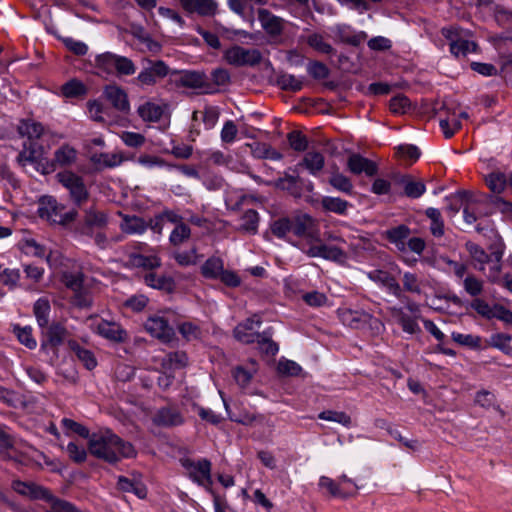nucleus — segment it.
I'll list each match as a JSON object with an SVG mask.
<instances>
[{
    "label": "nucleus",
    "mask_w": 512,
    "mask_h": 512,
    "mask_svg": "<svg viewBox=\"0 0 512 512\" xmlns=\"http://www.w3.org/2000/svg\"><path fill=\"white\" fill-rule=\"evenodd\" d=\"M179 333L187 341L198 340L202 337V330L199 325L193 322H183L178 326Z\"/></svg>",
    "instance_id": "obj_52"
},
{
    "label": "nucleus",
    "mask_w": 512,
    "mask_h": 512,
    "mask_svg": "<svg viewBox=\"0 0 512 512\" xmlns=\"http://www.w3.org/2000/svg\"><path fill=\"white\" fill-rule=\"evenodd\" d=\"M87 109L89 117L95 121L100 123H105L106 116H108L109 109L99 100H89L87 102Z\"/></svg>",
    "instance_id": "obj_44"
},
{
    "label": "nucleus",
    "mask_w": 512,
    "mask_h": 512,
    "mask_svg": "<svg viewBox=\"0 0 512 512\" xmlns=\"http://www.w3.org/2000/svg\"><path fill=\"white\" fill-rule=\"evenodd\" d=\"M321 207L327 212L346 215L352 204L339 197L324 196L320 200Z\"/></svg>",
    "instance_id": "obj_26"
},
{
    "label": "nucleus",
    "mask_w": 512,
    "mask_h": 512,
    "mask_svg": "<svg viewBox=\"0 0 512 512\" xmlns=\"http://www.w3.org/2000/svg\"><path fill=\"white\" fill-rule=\"evenodd\" d=\"M84 222L89 228H101L106 225L107 218L103 212L91 208L85 212Z\"/></svg>",
    "instance_id": "obj_53"
},
{
    "label": "nucleus",
    "mask_w": 512,
    "mask_h": 512,
    "mask_svg": "<svg viewBox=\"0 0 512 512\" xmlns=\"http://www.w3.org/2000/svg\"><path fill=\"white\" fill-rule=\"evenodd\" d=\"M256 340L262 353L268 356H275L278 353L279 346L271 339L269 331H264Z\"/></svg>",
    "instance_id": "obj_51"
},
{
    "label": "nucleus",
    "mask_w": 512,
    "mask_h": 512,
    "mask_svg": "<svg viewBox=\"0 0 512 512\" xmlns=\"http://www.w3.org/2000/svg\"><path fill=\"white\" fill-rule=\"evenodd\" d=\"M402 282V294L404 292L413 294V295H421L423 292L422 280L412 272H404L401 277Z\"/></svg>",
    "instance_id": "obj_33"
},
{
    "label": "nucleus",
    "mask_w": 512,
    "mask_h": 512,
    "mask_svg": "<svg viewBox=\"0 0 512 512\" xmlns=\"http://www.w3.org/2000/svg\"><path fill=\"white\" fill-rule=\"evenodd\" d=\"M48 504L50 505L49 512H81L73 503L55 495L52 496Z\"/></svg>",
    "instance_id": "obj_58"
},
{
    "label": "nucleus",
    "mask_w": 512,
    "mask_h": 512,
    "mask_svg": "<svg viewBox=\"0 0 512 512\" xmlns=\"http://www.w3.org/2000/svg\"><path fill=\"white\" fill-rule=\"evenodd\" d=\"M130 263L138 268L153 270L161 266L160 258L155 254L131 253L129 255Z\"/></svg>",
    "instance_id": "obj_25"
},
{
    "label": "nucleus",
    "mask_w": 512,
    "mask_h": 512,
    "mask_svg": "<svg viewBox=\"0 0 512 512\" xmlns=\"http://www.w3.org/2000/svg\"><path fill=\"white\" fill-rule=\"evenodd\" d=\"M188 357L183 351H175L165 356L164 363L170 369H181L187 365Z\"/></svg>",
    "instance_id": "obj_55"
},
{
    "label": "nucleus",
    "mask_w": 512,
    "mask_h": 512,
    "mask_svg": "<svg viewBox=\"0 0 512 512\" xmlns=\"http://www.w3.org/2000/svg\"><path fill=\"white\" fill-rule=\"evenodd\" d=\"M103 95L118 111L127 113L130 110V104L126 92L117 85H108L105 87Z\"/></svg>",
    "instance_id": "obj_21"
},
{
    "label": "nucleus",
    "mask_w": 512,
    "mask_h": 512,
    "mask_svg": "<svg viewBox=\"0 0 512 512\" xmlns=\"http://www.w3.org/2000/svg\"><path fill=\"white\" fill-rule=\"evenodd\" d=\"M389 312L397 324L401 326L403 332L413 335L421 331L417 318L408 315L402 307H390Z\"/></svg>",
    "instance_id": "obj_22"
},
{
    "label": "nucleus",
    "mask_w": 512,
    "mask_h": 512,
    "mask_svg": "<svg viewBox=\"0 0 512 512\" xmlns=\"http://www.w3.org/2000/svg\"><path fill=\"white\" fill-rule=\"evenodd\" d=\"M319 486L327 489L332 497L347 498L353 495V491L346 488H341L337 481L327 477L321 476L319 479Z\"/></svg>",
    "instance_id": "obj_37"
},
{
    "label": "nucleus",
    "mask_w": 512,
    "mask_h": 512,
    "mask_svg": "<svg viewBox=\"0 0 512 512\" xmlns=\"http://www.w3.org/2000/svg\"><path fill=\"white\" fill-rule=\"evenodd\" d=\"M91 161L99 168H114L123 162V158L117 153H99L92 155Z\"/></svg>",
    "instance_id": "obj_40"
},
{
    "label": "nucleus",
    "mask_w": 512,
    "mask_h": 512,
    "mask_svg": "<svg viewBox=\"0 0 512 512\" xmlns=\"http://www.w3.org/2000/svg\"><path fill=\"white\" fill-rule=\"evenodd\" d=\"M329 184L336 190L347 195H351L353 193L352 181L342 173H333L329 178Z\"/></svg>",
    "instance_id": "obj_47"
},
{
    "label": "nucleus",
    "mask_w": 512,
    "mask_h": 512,
    "mask_svg": "<svg viewBox=\"0 0 512 512\" xmlns=\"http://www.w3.org/2000/svg\"><path fill=\"white\" fill-rule=\"evenodd\" d=\"M258 222V213L250 209L242 215L240 228L248 233H255L258 228Z\"/></svg>",
    "instance_id": "obj_54"
},
{
    "label": "nucleus",
    "mask_w": 512,
    "mask_h": 512,
    "mask_svg": "<svg viewBox=\"0 0 512 512\" xmlns=\"http://www.w3.org/2000/svg\"><path fill=\"white\" fill-rule=\"evenodd\" d=\"M224 263L219 257H211L205 261L201 267V273L205 278L218 279L223 272Z\"/></svg>",
    "instance_id": "obj_41"
},
{
    "label": "nucleus",
    "mask_w": 512,
    "mask_h": 512,
    "mask_svg": "<svg viewBox=\"0 0 512 512\" xmlns=\"http://www.w3.org/2000/svg\"><path fill=\"white\" fill-rule=\"evenodd\" d=\"M88 449L93 456L109 463H116L135 454L131 443L123 441L111 431L93 433L89 439Z\"/></svg>",
    "instance_id": "obj_1"
},
{
    "label": "nucleus",
    "mask_w": 512,
    "mask_h": 512,
    "mask_svg": "<svg viewBox=\"0 0 512 512\" xmlns=\"http://www.w3.org/2000/svg\"><path fill=\"white\" fill-rule=\"evenodd\" d=\"M257 15L263 30L278 43L277 39L284 29V20L264 8L259 9Z\"/></svg>",
    "instance_id": "obj_11"
},
{
    "label": "nucleus",
    "mask_w": 512,
    "mask_h": 512,
    "mask_svg": "<svg viewBox=\"0 0 512 512\" xmlns=\"http://www.w3.org/2000/svg\"><path fill=\"white\" fill-rule=\"evenodd\" d=\"M22 249L26 254L40 258L45 257L47 253L46 248L33 238L24 239L22 241Z\"/></svg>",
    "instance_id": "obj_60"
},
{
    "label": "nucleus",
    "mask_w": 512,
    "mask_h": 512,
    "mask_svg": "<svg viewBox=\"0 0 512 512\" xmlns=\"http://www.w3.org/2000/svg\"><path fill=\"white\" fill-rule=\"evenodd\" d=\"M278 372L286 376H299L302 372V367L295 361L282 358L278 362Z\"/></svg>",
    "instance_id": "obj_62"
},
{
    "label": "nucleus",
    "mask_w": 512,
    "mask_h": 512,
    "mask_svg": "<svg viewBox=\"0 0 512 512\" xmlns=\"http://www.w3.org/2000/svg\"><path fill=\"white\" fill-rule=\"evenodd\" d=\"M76 160V149L69 145H62L54 152L53 165L60 167L71 166Z\"/></svg>",
    "instance_id": "obj_31"
},
{
    "label": "nucleus",
    "mask_w": 512,
    "mask_h": 512,
    "mask_svg": "<svg viewBox=\"0 0 512 512\" xmlns=\"http://www.w3.org/2000/svg\"><path fill=\"white\" fill-rule=\"evenodd\" d=\"M324 156L319 152H308L299 165L304 166L312 175H316L324 167Z\"/></svg>",
    "instance_id": "obj_42"
},
{
    "label": "nucleus",
    "mask_w": 512,
    "mask_h": 512,
    "mask_svg": "<svg viewBox=\"0 0 512 512\" xmlns=\"http://www.w3.org/2000/svg\"><path fill=\"white\" fill-rule=\"evenodd\" d=\"M463 288L471 297L477 298L483 292L484 282L474 274H467L462 282Z\"/></svg>",
    "instance_id": "obj_46"
},
{
    "label": "nucleus",
    "mask_w": 512,
    "mask_h": 512,
    "mask_svg": "<svg viewBox=\"0 0 512 512\" xmlns=\"http://www.w3.org/2000/svg\"><path fill=\"white\" fill-rule=\"evenodd\" d=\"M449 46L450 52L456 57H465L469 53L475 52L477 49L475 42L463 39L462 37L457 42L450 43Z\"/></svg>",
    "instance_id": "obj_49"
},
{
    "label": "nucleus",
    "mask_w": 512,
    "mask_h": 512,
    "mask_svg": "<svg viewBox=\"0 0 512 512\" xmlns=\"http://www.w3.org/2000/svg\"><path fill=\"white\" fill-rule=\"evenodd\" d=\"M117 56V54L111 52L98 55L95 58L96 68L107 74L114 73Z\"/></svg>",
    "instance_id": "obj_48"
},
{
    "label": "nucleus",
    "mask_w": 512,
    "mask_h": 512,
    "mask_svg": "<svg viewBox=\"0 0 512 512\" xmlns=\"http://www.w3.org/2000/svg\"><path fill=\"white\" fill-rule=\"evenodd\" d=\"M306 43L319 53L330 55L334 54V48L324 40V37L318 33H312L307 36Z\"/></svg>",
    "instance_id": "obj_45"
},
{
    "label": "nucleus",
    "mask_w": 512,
    "mask_h": 512,
    "mask_svg": "<svg viewBox=\"0 0 512 512\" xmlns=\"http://www.w3.org/2000/svg\"><path fill=\"white\" fill-rule=\"evenodd\" d=\"M138 115L145 122H158L163 115V107L157 103L147 101L139 105Z\"/></svg>",
    "instance_id": "obj_29"
},
{
    "label": "nucleus",
    "mask_w": 512,
    "mask_h": 512,
    "mask_svg": "<svg viewBox=\"0 0 512 512\" xmlns=\"http://www.w3.org/2000/svg\"><path fill=\"white\" fill-rule=\"evenodd\" d=\"M136 72L133 61L125 56H117L114 73L120 76H130Z\"/></svg>",
    "instance_id": "obj_57"
},
{
    "label": "nucleus",
    "mask_w": 512,
    "mask_h": 512,
    "mask_svg": "<svg viewBox=\"0 0 512 512\" xmlns=\"http://www.w3.org/2000/svg\"><path fill=\"white\" fill-rule=\"evenodd\" d=\"M18 132L21 136H26L28 139H38L44 133V127L33 120H22L18 125Z\"/></svg>",
    "instance_id": "obj_38"
},
{
    "label": "nucleus",
    "mask_w": 512,
    "mask_h": 512,
    "mask_svg": "<svg viewBox=\"0 0 512 512\" xmlns=\"http://www.w3.org/2000/svg\"><path fill=\"white\" fill-rule=\"evenodd\" d=\"M484 180L487 187L494 195L492 203L495 205L502 204L505 207H509L511 204L500 196V194H502L508 186L506 175L500 171H494L487 174Z\"/></svg>",
    "instance_id": "obj_12"
},
{
    "label": "nucleus",
    "mask_w": 512,
    "mask_h": 512,
    "mask_svg": "<svg viewBox=\"0 0 512 512\" xmlns=\"http://www.w3.org/2000/svg\"><path fill=\"white\" fill-rule=\"evenodd\" d=\"M487 215L488 211L483 202L473 199L464 193L463 218L467 224H474Z\"/></svg>",
    "instance_id": "obj_17"
},
{
    "label": "nucleus",
    "mask_w": 512,
    "mask_h": 512,
    "mask_svg": "<svg viewBox=\"0 0 512 512\" xmlns=\"http://www.w3.org/2000/svg\"><path fill=\"white\" fill-rule=\"evenodd\" d=\"M57 181L68 191L70 199L77 206L86 203L89 191L84 179L71 170H64L56 174Z\"/></svg>",
    "instance_id": "obj_5"
},
{
    "label": "nucleus",
    "mask_w": 512,
    "mask_h": 512,
    "mask_svg": "<svg viewBox=\"0 0 512 512\" xmlns=\"http://www.w3.org/2000/svg\"><path fill=\"white\" fill-rule=\"evenodd\" d=\"M38 214L40 218L53 224L66 225L75 220L77 211L66 210L65 206L59 204L52 196H43L39 200Z\"/></svg>",
    "instance_id": "obj_2"
},
{
    "label": "nucleus",
    "mask_w": 512,
    "mask_h": 512,
    "mask_svg": "<svg viewBox=\"0 0 512 512\" xmlns=\"http://www.w3.org/2000/svg\"><path fill=\"white\" fill-rule=\"evenodd\" d=\"M179 83L183 87L201 89L203 93H212L208 77L201 72L185 71L181 74Z\"/></svg>",
    "instance_id": "obj_18"
},
{
    "label": "nucleus",
    "mask_w": 512,
    "mask_h": 512,
    "mask_svg": "<svg viewBox=\"0 0 512 512\" xmlns=\"http://www.w3.org/2000/svg\"><path fill=\"white\" fill-rule=\"evenodd\" d=\"M331 31L337 40L352 46H358L367 37L365 32H355L351 26L346 24H338L332 27Z\"/></svg>",
    "instance_id": "obj_20"
},
{
    "label": "nucleus",
    "mask_w": 512,
    "mask_h": 512,
    "mask_svg": "<svg viewBox=\"0 0 512 512\" xmlns=\"http://www.w3.org/2000/svg\"><path fill=\"white\" fill-rule=\"evenodd\" d=\"M367 277L386 288L387 292L393 296H395L399 300H403L405 295L402 294L401 285L397 282L395 277L391 275L389 272L375 269L367 272Z\"/></svg>",
    "instance_id": "obj_13"
},
{
    "label": "nucleus",
    "mask_w": 512,
    "mask_h": 512,
    "mask_svg": "<svg viewBox=\"0 0 512 512\" xmlns=\"http://www.w3.org/2000/svg\"><path fill=\"white\" fill-rule=\"evenodd\" d=\"M87 93V86L76 78L70 79L61 86V94L65 98H81Z\"/></svg>",
    "instance_id": "obj_32"
},
{
    "label": "nucleus",
    "mask_w": 512,
    "mask_h": 512,
    "mask_svg": "<svg viewBox=\"0 0 512 512\" xmlns=\"http://www.w3.org/2000/svg\"><path fill=\"white\" fill-rule=\"evenodd\" d=\"M397 182L403 186L405 196L409 198H419L421 197L425 191L426 186L420 180H415L410 175H401L397 179Z\"/></svg>",
    "instance_id": "obj_24"
},
{
    "label": "nucleus",
    "mask_w": 512,
    "mask_h": 512,
    "mask_svg": "<svg viewBox=\"0 0 512 512\" xmlns=\"http://www.w3.org/2000/svg\"><path fill=\"white\" fill-rule=\"evenodd\" d=\"M169 73L168 65L162 60H143V68L136 80L142 86L155 85L160 79L165 78Z\"/></svg>",
    "instance_id": "obj_6"
},
{
    "label": "nucleus",
    "mask_w": 512,
    "mask_h": 512,
    "mask_svg": "<svg viewBox=\"0 0 512 512\" xmlns=\"http://www.w3.org/2000/svg\"><path fill=\"white\" fill-rule=\"evenodd\" d=\"M410 235V229L406 225H399L386 231V238L396 246L399 251H406V240Z\"/></svg>",
    "instance_id": "obj_27"
},
{
    "label": "nucleus",
    "mask_w": 512,
    "mask_h": 512,
    "mask_svg": "<svg viewBox=\"0 0 512 512\" xmlns=\"http://www.w3.org/2000/svg\"><path fill=\"white\" fill-rule=\"evenodd\" d=\"M27 496L32 500H43L49 502L53 493L46 487L30 482Z\"/></svg>",
    "instance_id": "obj_56"
},
{
    "label": "nucleus",
    "mask_w": 512,
    "mask_h": 512,
    "mask_svg": "<svg viewBox=\"0 0 512 512\" xmlns=\"http://www.w3.org/2000/svg\"><path fill=\"white\" fill-rule=\"evenodd\" d=\"M277 85L282 90L297 92L303 87V81L292 74H281L277 77Z\"/></svg>",
    "instance_id": "obj_50"
},
{
    "label": "nucleus",
    "mask_w": 512,
    "mask_h": 512,
    "mask_svg": "<svg viewBox=\"0 0 512 512\" xmlns=\"http://www.w3.org/2000/svg\"><path fill=\"white\" fill-rule=\"evenodd\" d=\"M120 228L127 234H143L147 230L148 224L141 217L123 215Z\"/></svg>",
    "instance_id": "obj_28"
},
{
    "label": "nucleus",
    "mask_w": 512,
    "mask_h": 512,
    "mask_svg": "<svg viewBox=\"0 0 512 512\" xmlns=\"http://www.w3.org/2000/svg\"><path fill=\"white\" fill-rule=\"evenodd\" d=\"M95 331L103 338L117 343L125 342L128 338L127 331L121 325L103 319L95 325Z\"/></svg>",
    "instance_id": "obj_14"
},
{
    "label": "nucleus",
    "mask_w": 512,
    "mask_h": 512,
    "mask_svg": "<svg viewBox=\"0 0 512 512\" xmlns=\"http://www.w3.org/2000/svg\"><path fill=\"white\" fill-rule=\"evenodd\" d=\"M39 155L32 144L24 145V149L18 154L17 162L25 167L28 164L34 165L38 162Z\"/></svg>",
    "instance_id": "obj_61"
},
{
    "label": "nucleus",
    "mask_w": 512,
    "mask_h": 512,
    "mask_svg": "<svg viewBox=\"0 0 512 512\" xmlns=\"http://www.w3.org/2000/svg\"><path fill=\"white\" fill-rule=\"evenodd\" d=\"M33 312L40 328H45L49 324L51 312L50 302L47 298H39L33 306Z\"/></svg>",
    "instance_id": "obj_36"
},
{
    "label": "nucleus",
    "mask_w": 512,
    "mask_h": 512,
    "mask_svg": "<svg viewBox=\"0 0 512 512\" xmlns=\"http://www.w3.org/2000/svg\"><path fill=\"white\" fill-rule=\"evenodd\" d=\"M343 320L353 328H360L372 320V315L365 311L348 310L343 314Z\"/></svg>",
    "instance_id": "obj_43"
},
{
    "label": "nucleus",
    "mask_w": 512,
    "mask_h": 512,
    "mask_svg": "<svg viewBox=\"0 0 512 512\" xmlns=\"http://www.w3.org/2000/svg\"><path fill=\"white\" fill-rule=\"evenodd\" d=\"M191 235V230L188 225L185 223L179 224L175 226L172 230L169 240L171 244L174 246H178L182 244L184 241L188 240Z\"/></svg>",
    "instance_id": "obj_59"
},
{
    "label": "nucleus",
    "mask_w": 512,
    "mask_h": 512,
    "mask_svg": "<svg viewBox=\"0 0 512 512\" xmlns=\"http://www.w3.org/2000/svg\"><path fill=\"white\" fill-rule=\"evenodd\" d=\"M145 426L154 435H161L162 427H174L183 424V418H145Z\"/></svg>",
    "instance_id": "obj_35"
},
{
    "label": "nucleus",
    "mask_w": 512,
    "mask_h": 512,
    "mask_svg": "<svg viewBox=\"0 0 512 512\" xmlns=\"http://www.w3.org/2000/svg\"><path fill=\"white\" fill-rule=\"evenodd\" d=\"M261 325L260 318L255 315L251 318L246 319L243 323L238 324L234 329V336L237 340L250 344L256 341V337L260 334L255 332L256 328Z\"/></svg>",
    "instance_id": "obj_16"
},
{
    "label": "nucleus",
    "mask_w": 512,
    "mask_h": 512,
    "mask_svg": "<svg viewBox=\"0 0 512 512\" xmlns=\"http://www.w3.org/2000/svg\"><path fill=\"white\" fill-rule=\"evenodd\" d=\"M68 345L86 369L92 370L97 366V360L91 350L80 346V344L73 340L69 341Z\"/></svg>",
    "instance_id": "obj_30"
},
{
    "label": "nucleus",
    "mask_w": 512,
    "mask_h": 512,
    "mask_svg": "<svg viewBox=\"0 0 512 512\" xmlns=\"http://www.w3.org/2000/svg\"><path fill=\"white\" fill-rule=\"evenodd\" d=\"M292 233L297 237H306L314 241H320L316 229V221L308 214L299 215L291 219Z\"/></svg>",
    "instance_id": "obj_10"
},
{
    "label": "nucleus",
    "mask_w": 512,
    "mask_h": 512,
    "mask_svg": "<svg viewBox=\"0 0 512 512\" xmlns=\"http://www.w3.org/2000/svg\"><path fill=\"white\" fill-rule=\"evenodd\" d=\"M144 328L152 337L157 338L162 343H170L175 338L173 327L168 320L160 315L154 314L147 318Z\"/></svg>",
    "instance_id": "obj_8"
},
{
    "label": "nucleus",
    "mask_w": 512,
    "mask_h": 512,
    "mask_svg": "<svg viewBox=\"0 0 512 512\" xmlns=\"http://www.w3.org/2000/svg\"><path fill=\"white\" fill-rule=\"evenodd\" d=\"M180 463L194 483L203 487L207 492L213 489L212 464L208 459L193 460L191 458H181Z\"/></svg>",
    "instance_id": "obj_4"
},
{
    "label": "nucleus",
    "mask_w": 512,
    "mask_h": 512,
    "mask_svg": "<svg viewBox=\"0 0 512 512\" xmlns=\"http://www.w3.org/2000/svg\"><path fill=\"white\" fill-rule=\"evenodd\" d=\"M305 253L309 257H321L327 260L337 261L345 256L343 250L336 246H328L325 244L312 245Z\"/></svg>",
    "instance_id": "obj_23"
},
{
    "label": "nucleus",
    "mask_w": 512,
    "mask_h": 512,
    "mask_svg": "<svg viewBox=\"0 0 512 512\" xmlns=\"http://www.w3.org/2000/svg\"><path fill=\"white\" fill-rule=\"evenodd\" d=\"M180 3L185 11L204 17L214 16L218 8L215 0H180Z\"/></svg>",
    "instance_id": "obj_19"
},
{
    "label": "nucleus",
    "mask_w": 512,
    "mask_h": 512,
    "mask_svg": "<svg viewBox=\"0 0 512 512\" xmlns=\"http://www.w3.org/2000/svg\"><path fill=\"white\" fill-rule=\"evenodd\" d=\"M287 138L290 147L295 151L302 152L308 147V140L306 136L299 131L290 132Z\"/></svg>",
    "instance_id": "obj_64"
},
{
    "label": "nucleus",
    "mask_w": 512,
    "mask_h": 512,
    "mask_svg": "<svg viewBox=\"0 0 512 512\" xmlns=\"http://www.w3.org/2000/svg\"><path fill=\"white\" fill-rule=\"evenodd\" d=\"M42 330L41 348L50 349L54 353L57 352L58 347L62 345L68 335V331L64 325L58 322L48 324Z\"/></svg>",
    "instance_id": "obj_9"
},
{
    "label": "nucleus",
    "mask_w": 512,
    "mask_h": 512,
    "mask_svg": "<svg viewBox=\"0 0 512 512\" xmlns=\"http://www.w3.org/2000/svg\"><path fill=\"white\" fill-rule=\"evenodd\" d=\"M60 281L74 293L71 300L73 305L79 308L91 306L92 295L90 290L84 285V275L82 272L64 271L61 274Z\"/></svg>",
    "instance_id": "obj_3"
},
{
    "label": "nucleus",
    "mask_w": 512,
    "mask_h": 512,
    "mask_svg": "<svg viewBox=\"0 0 512 512\" xmlns=\"http://www.w3.org/2000/svg\"><path fill=\"white\" fill-rule=\"evenodd\" d=\"M224 59L230 65L234 66H255L261 62L262 54L258 49H246L239 45H234L224 53Z\"/></svg>",
    "instance_id": "obj_7"
},
{
    "label": "nucleus",
    "mask_w": 512,
    "mask_h": 512,
    "mask_svg": "<svg viewBox=\"0 0 512 512\" xmlns=\"http://www.w3.org/2000/svg\"><path fill=\"white\" fill-rule=\"evenodd\" d=\"M347 168L354 175L365 173L368 177H372L378 172L377 164L374 161L357 153H353L348 157Z\"/></svg>",
    "instance_id": "obj_15"
},
{
    "label": "nucleus",
    "mask_w": 512,
    "mask_h": 512,
    "mask_svg": "<svg viewBox=\"0 0 512 512\" xmlns=\"http://www.w3.org/2000/svg\"><path fill=\"white\" fill-rule=\"evenodd\" d=\"M256 371V362L251 361L249 368L244 366H237L233 370V377L240 387L245 388L250 384L253 375L256 373Z\"/></svg>",
    "instance_id": "obj_39"
},
{
    "label": "nucleus",
    "mask_w": 512,
    "mask_h": 512,
    "mask_svg": "<svg viewBox=\"0 0 512 512\" xmlns=\"http://www.w3.org/2000/svg\"><path fill=\"white\" fill-rule=\"evenodd\" d=\"M117 487L123 492H133L140 499H145L147 496V488L143 483L124 476H119Z\"/></svg>",
    "instance_id": "obj_34"
},
{
    "label": "nucleus",
    "mask_w": 512,
    "mask_h": 512,
    "mask_svg": "<svg viewBox=\"0 0 512 512\" xmlns=\"http://www.w3.org/2000/svg\"><path fill=\"white\" fill-rule=\"evenodd\" d=\"M14 332L18 340L29 349H34L37 346L36 340L32 336L31 327H15Z\"/></svg>",
    "instance_id": "obj_63"
}]
</instances>
